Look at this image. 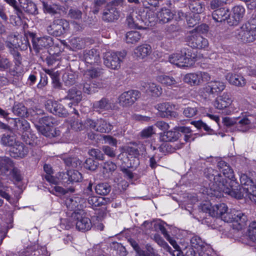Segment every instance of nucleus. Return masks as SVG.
<instances>
[{
  "mask_svg": "<svg viewBox=\"0 0 256 256\" xmlns=\"http://www.w3.org/2000/svg\"><path fill=\"white\" fill-rule=\"evenodd\" d=\"M219 172L210 168L204 174L210 182V192L208 194L216 196H220L216 192H223L232 197L240 199L242 198H249L251 201L256 202V186L254 184V178L255 172L242 174H240V182L242 188L238 190V183L234 176L232 169L224 160L218 163Z\"/></svg>",
  "mask_w": 256,
  "mask_h": 256,
  "instance_id": "f257e3e1",
  "label": "nucleus"
},
{
  "mask_svg": "<svg viewBox=\"0 0 256 256\" xmlns=\"http://www.w3.org/2000/svg\"><path fill=\"white\" fill-rule=\"evenodd\" d=\"M128 26L132 28L145 29L147 26H152L159 21L158 13L152 10H140L138 14L133 12L127 17Z\"/></svg>",
  "mask_w": 256,
  "mask_h": 256,
  "instance_id": "f03ea898",
  "label": "nucleus"
},
{
  "mask_svg": "<svg viewBox=\"0 0 256 256\" xmlns=\"http://www.w3.org/2000/svg\"><path fill=\"white\" fill-rule=\"evenodd\" d=\"M234 36L243 43L252 42L256 40V20L250 19L234 32Z\"/></svg>",
  "mask_w": 256,
  "mask_h": 256,
  "instance_id": "7ed1b4c3",
  "label": "nucleus"
},
{
  "mask_svg": "<svg viewBox=\"0 0 256 256\" xmlns=\"http://www.w3.org/2000/svg\"><path fill=\"white\" fill-rule=\"evenodd\" d=\"M208 31L206 24L198 26L188 34L186 40L188 45L193 48L206 49L208 46V40L200 35Z\"/></svg>",
  "mask_w": 256,
  "mask_h": 256,
  "instance_id": "20e7f679",
  "label": "nucleus"
},
{
  "mask_svg": "<svg viewBox=\"0 0 256 256\" xmlns=\"http://www.w3.org/2000/svg\"><path fill=\"white\" fill-rule=\"evenodd\" d=\"M194 54L191 50L184 48L180 52L172 54L168 56V62L178 67H188L195 62Z\"/></svg>",
  "mask_w": 256,
  "mask_h": 256,
  "instance_id": "39448f33",
  "label": "nucleus"
},
{
  "mask_svg": "<svg viewBox=\"0 0 256 256\" xmlns=\"http://www.w3.org/2000/svg\"><path fill=\"white\" fill-rule=\"evenodd\" d=\"M220 218L225 222H233L234 228L238 230L242 229L247 221L244 214L234 209L226 211Z\"/></svg>",
  "mask_w": 256,
  "mask_h": 256,
  "instance_id": "423d86ee",
  "label": "nucleus"
},
{
  "mask_svg": "<svg viewBox=\"0 0 256 256\" xmlns=\"http://www.w3.org/2000/svg\"><path fill=\"white\" fill-rule=\"evenodd\" d=\"M126 56L125 52H106L104 56V65L112 70H117L120 68V62Z\"/></svg>",
  "mask_w": 256,
  "mask_h": 256,
  "instance_id": "0eeeda50",
  "label": "nucleus"
},
{
  "mask_svg": "<svg viewBox=\"0 0 256 256\" xmlns=\"http://www.w3.org/2000/svg\"><path fill=\"white\" fill-rule=\"evenodd\" d=\"M232 102L231 95L224 92L216 98L214 102V106L218 110H224V113L228 115L232 114L234 110L232 106Z\"/></svg>",
  "mask_w": 256,
  "mask_h": 256,
  "instance_id": "6e6552de",
  "label": "nucleus"
},
{
  "mask_svg": "<svg viewBox=\"0 0 256 256\" xmlns=\"http://www.w3.org/2000/svg\"><path fill=\"white\" fill-rule=\"evenodd\" d=\"M69 28L68 22L63 19H57L47 27V32L50 34L58 36L64 34Z\"/></svg>",
  "mask_w": 256,
  "mask_h": 256,
  "instance_id": "1a4fd4ad",
  "label": "nucleus"
},
{
  "mask_svg": "<svg viewBox=\"0 0 256 256\" xmlns=\"http://www.w3.org/2000/svg\"><path fill=\"white\" fill-rule=\"evenodd\" d=\"M85 125L91 130L100 132H108L112 128V126L104 119L100 118L96 120L88 119Z\"/></svg>",
  "mask_w": 256,
  "mask_h": 256,
  "instance_id": "9d476101",
  "label": "nucleus"
},
{
  "mask_svg": "<svg viewBox=\"0 0 256 256\" xmlns=\"http://www.w3.org/2000/svg\"><path fill=\"white\" fill-rule=\"evenodd\" d=\"M140 96V93L136 90H130L122 93L118 98V102L123 107L132 105Z\"/></svg>",
  "mask_w": 256,
  "mask_h": 256,
  "instance_id": "9b49d317",
  "label": "nucleus"
},
{
  "mask_svg": "<svg viewBox=\"0 0 256 256\" xmlns=\"http://www.w3.org/2000/svg\"><path fill=\"white\" fill-rule=\"evenodd\" d=\"M72 216L76 220V228L79 230L85 231L90 229L92 222L90 219L86 216L83 210L75 212Z\"/></svg>",
  "mask_w": 256,
  "mask_h": 256,
  "instance_id": "f8f14e48",
  "label": "nucleus"
},
{
  "mask_svg": "<svg viewBox=\"0 0 256 256\" xmlns=\"http://www.w3.org/2000/svg\"><path fill=\"white\" fill-rule=\"evenodd\" d=\"M55 120L52 116H44L40 118L39 124H36L37 130L42 135L49 137L52 134L51 127L55 123Z\"/></svg>",
  "mask_w": 256,
  "mask_h": 256,
  "instance_id": "ddd939ff",
  "label": "nucleus"
},
{
  "mask_svg": "<svg viewBox=\"0 0 256 256\" xmlns=\"http://www.w3.org/2000/svg\"><path fill=\"white\" fill-rule=\"evenodd\" d=\"M225 88L226 84L224 82L220 80H214L206 84L204 90L208 94L214 96L222 92Z\"/></svg>",
  "mask_w": 256,
  "mask_h": 256,
  "instance_id": "4468645a",
  "label": "nucleus"
},
{
  "mask_svg": "<svg viewBox=\"0 0 256 256\" xmlns=\"http://www.w3.org/2000/svg\"><path fill=\"white\" fill-rule=\"evenodd\" d=\"M32 44L34 50L37 52L43 48H48L53 45L52 38L49 36L34 37L32 38Z\"/></svg>",
  "mask_w": 256,
  "mask_h": 256,
  "instance_id": "2eb2a0df",
  "label": "nucleus"
},
{
  "mask_svg": "<svg viewBox=\"0 0 256 256\" xmlns=\"http://www.w3.org/2000/svg\"><path fill=\"white\" fill-rule=\"evenodd\" d=\"M156 108L158 111L159 115L162 118H166L169 116L176 118L178 116V113L174 111V106L168 102L158 104Z\"/></svg>",
  "mask_w": 256,
  "mask_h": 256,
  "instance_id": "dca6fc26",
  "label": "nucleus"
},
{
  "mask_svg": "<svg viewBox=\"0 0 256 256\" xmlns=\"http://www.w3.org/2000/svg\"><path fill=\"white\" fill-rule=\"evenodd\" d=\"M226 78L230 84L237 87H244L246 83V78L240 73L229 72L226 76Z\"/></svg>",
  "mask_w": 256,
  "mask_h": 256,
  "instance_id": "f3484780",
  "label": "nucleus"
},
{
  "mask_svg": "<svg viewBox=\"0 0 256 256\" xmlns=\"http://www.w3.org/2000/svg\"><path fill=\"white\" fill-rule=\"evenodd\" d=\"M93 106L96 110L99 112L114 110L116 108L114 100L106 98H102L100 100L94 103Z\"/></svg>",
  "mask_w": 256,
  "mask_h": 256,
  "instance_id": "a211bd4d",
  "label": "nucleus"
},
{
  "mask_svg": "<svg viewBox=\"0 0 256 256\" xmlns=\"http://www.w3.org/2000/svg\"><path fill=\"white\" fill-rule=\"evenodd\" d=\"M232 16H230L228 20V24L230 26L236 24L242 18L245 13L244 8L241 6H236L232 9Z\"/></svg>",
  "mask_w": 256,
  "mask_h": 256,
  "instance_id": "6ab92c4d",
  "label": "nucleus"
},
{
  "mask_svg": "<svg viewBox=\"0 0 256 256\" xmlns=\"http://www.w3.org/2000/svg\"><path fill=\"white\" fill-rule=\"evenodd\" d=\"M28 148L18 140L10 149V156L14 158H22L28 153Z\"/></svg>",
  "mask_w": 256,
  "mask_h": 256,
  "instance_id": "aec40b11",
  "label": "nucleus"
},
{
  "mask_svg": "<svg viewBox=\"0 0 256 256\" xmlns=\"http://www.w3.org/2000/svg\"><path fill=\"white\" fill-rule=\"evenodd\" d=\"M84 58L86 62L90 64H98L100 62V54L96 49L86 50Z\"/></svg>",
  "mask_w": 256,
  "mask_h": 256,
  "instance_id": "412c9836",
  "label": "nucleus"
},
{
  "mask_svg": "<svg viewBox=\"0 0 256 256\" xmlns=\"http://www.w3.org/2000/svg\"><path fill=\"white\" fill-rule=\"evenodd\" d=\"M142 87L146 93L155 98L160 96L162 92V88L154 82H144Z\"/></svg>",
  "mask_w": 256,
  "mask_h": 256,
  "instance_id": "4be33fe9",
  "label": "nucleus"
},
{
  "mask_svg": "<svg viewBox=\"0 0 256 256\" xmlns=\"http://www.w3.org/2000/svg\"><path fill=\"white\" fill-rule=\"evenodd\" d=\"M152 48L150 45L144 44L134 49V55L136 58L142 60L149 56L152 53Z\"/></svg>",
  "mask_w": 256,
  "mask_h": 256,
  "instance_id": "5701e85b",
  "label": "nucleus"
},
{
  "mask_svg": "<svg viewBox=\"0 0 256 256\" xmlns=\"http://www.w3.org/2000/svg\"><path fill=\"white\" fill-rule=\"evenodd\" d=\"M119 16V12L115 6L108 5L103 13L102 19L106 22H112L118 20Z\"/></svg>",
  "mask_w": 256,
  "mask_h": 256,
  "instance_id": "b1692460",
  "label": "nucleus"
},
{
  "mask_svg": "<svg viewBox=\"0 0 256 256\" xmlns=\"http://www.w3.org/2000/svg\"><path fill=\"white\" fill-rule=\"evenodd\" d=\"M212 16L216 22H222L225 20L228 21L230 16L229 10L225 8H220L214 11Z\"/></svg>",
  "mask_w": 256,
  "mask_h": 256,
  "instance_id": "393cba45",
  "label": "nucleus"
},
{
  "mask_svg": "<svg viewBox=\"0 0 256 256\" xmlns=\"http://www.w3.org/2000/svg\"><path fill=\"white\" fill-rule=\"evenodd\" d=\"M228 210V206L224 203L214 205L208 209L210 216L220 218Z\"/></svg>",
  "mask_w": 256,
  "mask_h": 256,
  "instance_id": "a878e982",
  "label": "nucleus"
},
{
  "mask_svg": "<svg viewBox=\"0 0 256 256\" xmlns=\"http://www.w3.org/2000/svg\"><path fill=\"white\" fill-rule=\"evenodd\" d=\"M60 176H62V180L68 178V181L71 182H79L82 180L81 174L76 170H68L67 171L66 174L60 173Z\"/></svg>",
  "mask_w": 256,
  "mask_h": 256,
  "instance_id": "bb28decb",
  "label": "nucleus"
},
{
  "mask_svg": "<svg viewBox=\"0 0 256 256\" xmlns=\"http://www.w3.org/2000/svg\"><path fill=\"white\" fill-rule=\"evenodd\" d=\"M192 246L195 249L193 250L194 254H192V256H196V254L199 255L204 251V243L201 238L198 236H194L190 240Z\"/></svg>",
  "mask_w": 256,
  "mask_h": 256,
  "instance_id": "cd10ccee",
  "label": "nucleus"
},
{
  "mask_svg": "<svg viewBox=\"0 0 256 256\" xmlns=\"http://www.w3.org/2000/svg\"><path fill=\"white\" fill-rule=\"evenodd\" d=\"M66 207L71 210H80L82 208L80 204V198L78 197H71L67 198L65 202Z\"/></svg>",
  "mask_w": 256,
  "mask_h": 256,
  "instance_id": "c85d7f7f",
  "label": "nucleus"
},
{
  "mask_svg": "<svg viewBox=\"0 0 256 256\" xmlns=\"http://www.w3.org/2000/svg\"><path fill=\"white\" fill-rule=\"evenodd\" d=\"M179 137V132L176 131L169 130L161 133L160 140L164 142H174Z\"/></svg>",
  "mask_w": 256,
  "mask_h": 256,
  "instance_id": "c756f323",
  "label": "nucleus"
},
{
  "mask_svg": "<svg viewBox=\"0 0 256 256\" xmlns=\"http://www.w3.org/2000/svg\"><path fill=\"white\" fill-rule=\"evenodd\" d=\"M173 17L174 14L171 12L170 10L168 8H162L161 10L158 12V18H159L160 22H168L173 18Z\"/></svg>",
  "mask_w": 256,
  "mask_h": 256,
  "instance_id": "7c9ffc66",
  "label": "nucleus"
},
{
  "mask_svg": "<svg viewBox=\"0 0 256 256\" xmlns=\"http://www.w3.org/2000/svg\"><path fill=\"white\" fill-rule=\"evenodd\" d=\"M156 80L167 86H176L178 84L176 80L173 77L168 76H158L156 77Z\"/></svg>",
  "mask_w": 256,
  "mask_h": 256,
  "instance_id": "2f4dec72",
  "label": "nucleus"
},
{
  "mask_svg": "<svg viewBox=\"0 0 256 256\" xmlns=\"http://www.w3.org/2000/svg\"><path fill=\"white\" fill-rule=\"evenodd\" d=\"M12 166L13 163L10 158L0 156V170L2 172L6 174Z\"/></svg>",
  "mask_w": 256,
  "mask_h": 256,
  "instance_id": "473e14b6",
  "label": "nucleus"
},
{
  "mask_svg": "<svg viewBox=\"0 0 256 256\" xmlns=\"http://www.w3.org/2000/svg\"><path fill=\"white\" fill-rule=\"evenodd\" d=\"M66 98L78 104L82 99V92L77 90L76 88H72L68 90Z\"/></svg>",
  "mask_w": 256,
  "mask_h": 256,
  "instance_id": "72a5a7b5",
  "label": "nucleus"
},
{
  "mask_svg": "<svg viewBox=\"0 0 256 256\" xmlns=\"http://www.w3.org/2000/svg\"><path fill=\"white\" fill-rule=\"evenodd\" d=\"M16 136L12 134H4L2 135L1 138V143L4 146H8L12 148L14 144H16Z\"/></svg>",
  "mask_w": 256,
  "mask_h": 256,
  "instance_id": "f704fd0d",
  "label": "nucleus"
},
{
  "mask_svg": "<svg viewBox=\"0 0 256 256\" xmlns=\"http://www.w3.org/2000/svg\"><path fill=\"white\" fill-rule=\"evenodd\" d=\"M184 81L186 82L192 86H198L200 84L198 72L186 74L184 76Z\"/></svg>",
  "mask_w": 256,
  "mask_h": 256,
  "instance_id": "c9c22d12",
  "label": "nucleus"
},
{
  "mask_svg": "<svg viewBox=\"0 0 256 256\" xmlns=\"http://www.w3.org/2000/svg\"><path fill=\"white\" fill-rule=\"evenodd\" d=\"M88 201V204L94 208L105 205L106 203V200L103 197L96 196H89Z\"/></svg>",
  "mask_w": 256,
  "mask_h": 256,
  "instance_id": "e433bc0d",
  "label": "nucleus"
},
{
  "mask_svg": "<svg viewBox=\"0 0 256 256\" xmlns=\"http://www.w3.org/2000/svg\"><path fill=\"white\" fill-rule=\"evenodd\" d=\"M102 74V72L100 70L97 68H92L86 70L83 76V80H88L90 82L91 78H94L100 76Z\"/></svg>",
  "mask_w": 256,
  "mask_h": 256,
  "instance_id": "4c0bfd02",
  "label": "nucleus"
},
{
  "mask_svg": "<svg viewBox=\"0 0 256 256\" xmlns=\"http://www.w3.org/2000/svg\"><path fill=\"white\" fill-rule=\"evenodd\" d=\"M141 38V35L138 32L130 31L126 34V40L127 43L134 44L138 42Z\"/></svg>",
  "mask_w": 256,
  "mask_h": 256,
  "instance_id": "58836bf2",
  "label": "nucleus"
},
{
  "mask_svg": "<svg viewBox=\"0 0 256 256\" xmlns=\"http://www.w3.org/2000/svg\"><path fill=\"white\" fill-rule=\"evenodd\" d=\"M71 46L76 49L80 50L84 48L86 42L84 39L79 37H74L70 41Z\"/></svg>",
  "mask_w": 256,
  "mask_h": 256,
  "instance_id": "ea45409f",
  "label": "nucleus"
},
{
  "mask_svg": "<svg viewBox=\"0 0 256 256\" xmlns=\"http://www.w3.org/2000/svg\"><path fill=\"white\" fill-rule=\"evenodd\" d=\"M95 190L98 194L106 195L110 192V187L106 183H101L96 186Z\"/></svg>",
  "mask_w": 256,
  "mask_h": 256,
  "instance_id": "a19ab883",
  "label": "nucleus"
},
{
  "mask_svg": "<svg viewBox=\"0 0 256 256\" xmlns=\"http://www.w3.org/2000/svg\"><path fill=\"white\" fill-rule=\"evenodd\" d=\"M190 10L192 11L193 14H198L203 12V8L202 5L198 0H193L188 4Z\"/></svg>",
  "mask_w": 256,
  "mask_h": 256,
  "instance_id": "79ce46f5",
  "label": "nucleus"
},
{
  "mask_svg": "<svg viewBox=\"0 0 256 256\" xmlns=\"http://www.w3.org/2000/svg\"><path fill=\"white\" fill-rule=\"evenodd\" d=\"M250 121L247 118H244L236 122V127L238 130L246 132L250 128L249 125Z\"/></svg>",
  "mask_w": 256,
  "mask_h": 256,
  "instance_id": "37998d69",
  "label": "nucleus"
},
{
  "mask_svg": "<svg viewBox=\"0 0 256 256\" xmlns=\"http://www.w3.org/2000/svg\"><path fill=\"white\" fill-rule=\"evenodd\" d=\"M18 128L22 132H30L31 130L30 124L24 119L21 118L18 120L16 122Z\"/></svg>",
  "mask_w": 256,
  "mask_h": 256,
  "instance_id": "c03bdc74",
  "label": "nucleus"
},
{
  "mask_svg": "<svg viewBox=\"0 0 256 256\" xmlns=\"http://www.w3.org/2000/svg\"><path fill=\"white\" fill-rule=\"evenodd\" d=\"M13 112L20 116H24L26 114V108L20 104H15L12 108Z\"/></svg>",
  "mask_w": 256,
  "mask_h": 256,
  "instance_id": "a18cd8bd",
  "label": "nucleus"
},
{
  "mask_svg": "<svg viewBox=\"0 0 256 256\" xmlns=\"http://www.w3.org/2000/svg\"><path fill=\"white\" fill-rule=\"evenodd\" d=\"M43 9L44 12L50 14H54L58 10V6L54 4H51L48 2H42Z\"/></svg>",
  "mask_w": 256,
  "mask_h": 256,
  "instance_id": "49530a36",
  "label": "nucleus"
},
{
  "mask_svg": "<svg viewBox=\"0 0 256 256\" xmlns=\"http://www.w3.org/2000/svg\"><path fill=\"white\" fill-rule=\"evenodd\" d=\"M22 136L24 141L30 145H32L36 138L35 135L32 134L31 130L30 132H22Z\"/></svg>",
  "mask_w": 256,
  "mask_h": 256,
  "instance_id": "de8ad7c7",
  "label": "nucleus"
},
{
  "mask_svg": "<svg viewBox=\"0 0 256 256\" xmlns=\"http://www.w3.org/2000/svg\"><path fill=\"white\" fill-rule=\"evenodd\" d=\"M248 236L250 240L254 242H256V222H253L249 226Z\"/></svg>",
  "mask_w": 256,
  "mask_h": 256,
  "instance_id": "09e8293b",
  "label": "nucleus"
},
{
  "mask_svg": "<svg viewBox=\"0 0 256 256\" xmlns=\"http://www.w3.org/2000/svg\"><path fill=\"white\" fill-rule=\"evenodd\" d=\"M55 107L56 108L54 110L53 114L60 117H66L67 116L68 112L62 104L58 103L55 104Z\"/></svg>",
  "mask_w": 256,
  "mask_h": 256,
  "instance_id": "8fccbe9b",
  "label": "nucleus"
},
{
  "mask_svg": "<svg viewBox=\"0 0 256 256\" xmlns=\"http://www.w3.org/2000/svg\"><path fill=\"white\" fill-rule=\"evenodd\" d=\"M146 251L143 250H139L138 256H160L157 254L154 250L148 244L146 246Z\"/></svg>",
  "mask_w": 256,
  "mask_h": 256,
  "instance_id": "3c124183",
  "label": "nucleus"
},
{
  "mask_svg": "<svg viewBox=\"0 0 256 256\" xmlns=\"http://www.w3.org/2000/svg\"><path fill=\"white\" fill-rule=\"evenodd\" d=\"M62 79L67 86H70L76 82V76L72 72L66 73L64 74Z\"/></svg>",
  "mask_w": 256,
  "mask_h": 256,
  "instance_id": "603ef678",
  "label": "nucleus"
},
{
  "mask_svg": "<svg viewBox=\"0 0 256 256\" xmlns=\"http://www.w3.org/2000/svg\"><path fill=\"white\" fill-rule=\"evenodd\" d=\"M70 124L71 129L76 132L81 131L84 128V126L78 120H72L70 122Z\"/></svg>",
  "mask_w": 256,
  "mask_h": 256,
  "instance_id": "864d4df0",
  "label": "nucleus"
},
{
  "mask_svg": "<svg viewBox=\"0 0 256 256\" xmlns=\"http://www.w3.org/2000/svg\"><path fill=\"white\" fill-rule=\"evenodd\" d=\"M104 173H110L114 172L116 168V164L112 162H107L104 164Z\"/></svg>",
  "mask_w": 256,
  "mask_h": 256,
  "instance_id": "5fc2aeb1",
  "label": "nucleus"
},
{
  "mask_svg": "<svg viewBox=\"0 0 256 256\" xmlns=\"http://www.w3.org/2000/svg\"><path fill=\"white\" fill-rule=\"evenodd\" d=\"M11 65L10 60L6 56L0 54V70L8 69Z\"/></svg>",
  "mask_w": 256,
  "mask_h": 256,
  "instance_id": "6e6d98bb",
  "label": "nucleus"
},
{
  "mask_svg": "<svg viewBox=\"0 0 256 256\" xmlns=\"http://www.w3.org/2000/svg\"><path fill=\"white\" fill-rule=\"evenodd\" d=\"M200 20L198 14H192L186 18L189 27H194L199 23Z\"/></svg>",
  "mask_w": 256,
  "mask_h": 256,
  "instance_id": "4d7b16f0",
  "label": "nucleus"
},
{
  "mask_svg": "<svg viewBox=\"0 0 256 256\" xmlns=\"http://www.w3.org/2000/svg\"><path fill=\"white\" fill-rule=\"evenodd\" d=\"M154 134V130L153 126H148L140 132V136L142 138H145L151 136Z\"/></svg>",
  "mask_w": 256,
  "mask_h": 256,
  "instance_id": "13d9d810",
  "label": "nucleus"
},
{
  "mask_svg": "<svg viewBox=\"0 0 256 256\" xmlns=\"http://www.w3.org/2000/svg\"><path fill=\"white\" fill-rule=\"evenodd\" d=\"M229 0H212L210 2V8L212 10H216L220 7L226 4Z\"/></svg>",
  "mask_w": 256,
  "mask_h": 256,
  "instance_id": "bf43d9fd",
  "label": "nucleus"
},
{
  "mask_svg": "<svg viewBox=\"0 0 256 256\" xmlns=\"http://www.w3.org/2000/svg\"><path fill=\"white\" fill-rule=\"evenodd\" d=\"M9 170L10 171V175L14 180L17 182H20L22 180V176L18 169L14 168L13 166Z\"/></svg>",
  "mask_w": 256,
  "mask_h": 256,
  "instance_id": "052dcab7",
  "label": "nucleus"
},
{
  "mask_svg": "<svg viewBox=\"0 0 256 256\" xmlns=\"http://www.w3.org/2000/svg\"><path fill=\"white\" fill-rule=\"evenodd\" d=\"M191 124L194 125L196 128L198 129H204L206 132L211 130V128L206 123L204 122L202 120L192 121Z\"/></svg>",
  "mask_w": 256,
  "mask_h": 256,
  "instance_id": "680f3d73",
  "label": "nucleus"
},
{
  "mask_svg": "<svg viewBox=\"0 0 256 256\" xmlns=\"http://www.w3.org/2000/svg\"><path fill=\"white\" fill-rule=\"evenodd\" d=\"M197 112L196 108L188 106L184 109L183 114L187 118H192L196 114Z\"/></svg>",
  "mask_w": 256,
  "mask_h": 256,
  "instance_id": "e2e57ef3",
  "label": "nucleus"
},
{
  "mask_svg": "<svg viewBox=\"0 0 256 256\" xmlns=\"http://www.w3.org/2000/svg\"><path fill=\"white\" fill-rule=\"evenodd\" d=\"M89 154L94 157L96 159L99 160H103L104 159V156L102 153L98 149H91L88 152Z\"/></svg>",
  "mask_w": 256,
  "mask_h": 256,
  "instance_id": "0e129e2a",
  "label": "nucleus"
},
{
  "mask_svg": "<svg viewBox=\"0 0 256 256\" xmlns=\"http://www.w3.org/2000/svg\"><path fill=\"white\" fill-rule=\"evenodd\" d=\"M98 163L91 158H88L86 160L84 167L89 170H94L96 169Z\"/></svg>",
  "mask_w": 256,
  "mask_h": 256,
  "instance_id": "69168bd1",
  "label": "nucleus"
},
{
  "mask_svg": "<svg viewBox=\"0 0 256 256\" xmlns=\"http://www.w3.org/2000/svg\"><path fill=\"white\" fill-rule=\"evenodd\" d=\"M198 72V74L200 84L204 82L209 81L211 78L210 75L207 72L199 71Z\"/></svg>",
  "mask_w": 256,
  "mask_h": 256,
  "instance_id": "338daca9",
  "label": "nucleus"
},
{
  "mask_svg": "<svg viewBox=\"0 0 256 256\" xmlns=\"http://www.w3.org/2000/svg\"><path fill=\"white\" fill-rule=\"evenodd\" d=\"M68 15L71 18L79 20L82 18V13L78 10L70 9L69 10Z\"/></svg>",
  "mask_w": 256,
  "mask_h": 256,
  "instance_id": "774afa93",
  "label": "nucleus"
}]
</instances>
